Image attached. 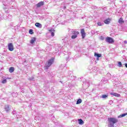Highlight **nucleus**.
I'll use <instances>...</instances> for the list:
<instances>
[{"instance_id":"obj_18","label":"nucleus","mask_w":127,"mask_h":127,"mask_svg":"<svg viewBox=\"0 0 127 127\" xmlns=\"http://www.w3.org/2000/svg\"><path fill=\"white\" fill-rule=\"evenodd\" d=\"M81 103H82V99H79L76 102V105H79V104H81Z\"/></svg>"},{"instance_id":"obj_17","label":"nucleus","mask_w":127,"mask_h":127,"mask_svg":"<svg viewBox=\"0 0 127 127\" xmlns=\"http://www.w3.org/2000/svg\"><path fill=\"white\" fill-rule=\"evenodd\" d=\"M124 22L125 21L123 19V18H120L119 20V23L122 24V23H124Z\"/></svg>"},{"instance_id":"obj_15","label":"nucleus","mask_w":127,"mask_h":127,"mask_svg":"<svg viewBox=\"0 0 127 127\" xmlns=\"http://www.w3.org/2000/svg\"><path fill=\"white\" fill-rule=\"evenodd\" d=\"M78 121L79 125H84V121L82 119H78Z\"/></svg>"},{"instance_id":"obj_24","label":"nucleus","mask_w":127,"mask_h":127,"mask_svg":"<svg viewBox=\"0 0 127 127\" xmlns=\"http://www.w3.org/2000/svg\"><path fill=\"white\" fill-rule=\"evenodd\" d=\"M97 24L99 26H102V23H101V22L97 23Z\"/></svg>"},{"instance_id":"obj_2","label":"nucleus","mask_w":127,"mask_h":127,"mask_svg":"<svg viewBox=\"0 0 127 127\" xmlns=\"http://www.w3.org/2000/svg\"><path fill=\"white\" fill-rule=\"evenodd\" d=\"M72 34H74L71 36L72 39H75L76 37H77L78 35L79 34L78 31H72Z\"/></svg>"},{"instance_id":"obj_30","label":"nucleus","mask_w":127,"mask_h":127,"mask_svg":"<svg viewBox=\"0 0 127 127\" xmlns=\"http://www.w3.org/2000/svg\"><path fill=\"white\" fill-rule=\"evenodd\" d=\"M99 58H97L96 60L98 61Z\"/></svg>"},{"instance_id":"obj_13","label":"nucleus","mask_w":127,"mask_h":127,"mask_svg":"<svg viewBox=\"0 0 127 127\" xmlns=\"http://www.w3.org/2000/svg\"><path fill=\"white\" fill-rule=\"evenodd\" d=\"M94 56L97 57V58H100L102 57V54H97V53H94Z\"/></svg>"},{"instance_id":"obj_1","label":"nucleus","mask_w":127,"mask_h":127,"mask_svg":"<svg viewBox=\"0 0 127 127\" xmlns=\"http://www.w3.org/2000/svg\"><path fill=\"white\" fill-rule=\"evenodd\" d=\"M108 127H115V124H117L119 120L115 118H108Z\"/></svg>"},{"instance_id":"obj_31","label":"nucleus","mask_w":127,"mask_h":127,"mask_svg":"<svg viewBox=\"0 0 127 127\" xmlns=\"http://www.w3.org/2000/svg\"><path fill=\"white\" fill-rule=\"evenodd\" d=\"M64 9H65L66 6H64Z\"/></svg>"},{"instance_id":"obj_26","label":"nucleus","mask_w":127,"mask_h":127,"mask_svg":"<svg viewBox=\"0 0 127 127\" xmlns=\"http://www.w3.org/2000/svg\"><path fill=\"white\" fill-rule=\"evenodd\" d=\"M124 43L125 44H127V41H125Z\"/></svg>"},{"instance_id":"obj_8","label":"nucleus","mask_w":127,"mask_h":127,"mask_svg":"<svg viewBox=\"0 0 127 127\" xmlns=\"http://www.w3.org/2000/svg\"><path fill=\"white\" fill-rule=\"evenodd\" d=\"M110 95H112V96H114L115 97H121V94L115 92L111 93Z\"/></svg>"},{"instance_id":"obj_27","label":"nucleus","mask_w":127,"mask_h":127,"mask_svg":"<svg viewBox=\"0 0 127 127\" xmlns=\"http://www.w3.org/2000/svg\"><path fill=\"white\" fill-rule=\"evenodd\" d=\"M49 31L50 32H52V31H53V30H52V29H51V30H49Z\"/></svg>"},{"instance_id":"obj_25","label":"nucleus","mask_w":127,"mask_h":127,"mask_svg":"<svg viewBox=\"0 0 127 127\" xmlns=\"http://www.w3.org/2000/svg\"><path fill=\"white\" fill-rule=\"evenodd\" d=\"M100 39H101V40H104V38L102 36H101L100 37Z\"/></svg>"},{"instance_id":"obj_6","label":"nucleus","mask_w":127,"mask_h":127,"mask_svg":"<svg viewBox=\"0 0 127 127\" xmlns=\"http://www.w3.org/2000/svg\"><path fill=\"white\" fill-rule=\"evenodd\" d=\"M54 62V59H52L51 60H49L48 62V65H47V67L49 68V67H50L52 64H53V63Z\"/></svg>"},{"instance_id":"obj_14","label":"nucleus","mask_w":127,"mask_h":127,"mask_svg":"<svg viewBox=\"0 0 127 127\" xmlns=\"http://www.w3.org/2000/svg\"><path fill=\"white\" fill-rule=\"evenodd\" d=\"M14 67H11L9 68V72L10 73H12V72H14Z\"/></svg>"},{"instance_id":"obj_16","label":"nucleus","mask_w":127,"mask_h":127,"mask_svg":"<svg viewBox=\"0 0 127 127\" xmlns=\"http://www.w3.org/2000/svg\"><path fill=\"white\" fill-rule=\"evenodd\" d=\"M126 116H127V113H125L122 115H120V116H118V118H124V117H126Z\"/></svg>"},{"instance_id":"obj_28","label":"nucleus","mask_w":127,"mask_h":127,"mask_svg":"<svg viewBox=\"0 0 127 127\" xmlns=\"http://www.w3.org/2000/svg\"><path fill=\"white\" fill-rule=\"evenodd\" d=\"M7 79L8 80H10V79H11V78H10V77H8V78H7Z\"/></svg>"},{"instance_id":"obj_21","label":"nucleus","mask_w":127,"mask_h":127,"mask_svg":"<svg viewBox=\"0 0 127 127\" xmlns=\"http://www.w3.org/2000/svg\"><path fill=\"white\" fill-rule=\"evenodd\" d=\"M29 33L30 34H33L34 32H33V30L32 29H30L29 30Z\"/></svg>"},{"instance_id":"obj_11","label":"nucleus","mask_w":127,"mask_h":127,"mask_svg":"<svg viewBox=\"0 0 127 127\" xmlns=\"http://www.w3.org/2000/svg\"><path fill=\"white\" fill-rule=\"evenodd\" d=\"M35 25L36 26V27H39V28H41V27H42V25L38 22L36 23Z\"/></svg>"},{"instance_id":"obj_12","label":"nucleus","mask_w":127,"mask_h":127,"mask_svg":"<svg viewBox=\"0 0 127 127\" xmlns=\"http://www.w3.org/2000/svg\"><path fill=\"white\" fill-rule=\"evenodd\" d=\"M5 111H6V112H9V111H10V108H9V106L8 105H6L5 106Z\"/></svg>"},{"instance_id":"obj_10","label":"nucleus","mask_w":127,"mask_h":127,"mask_svg":"<svg viewBox=\"0 0 127 127\" xmlns=\"http://www.w3.org/2000/svg\"><path fill=\"white\" fill-rule=\"evenodd\" d=\"M36 41V38L35 37H33L31 38V40H30V44H33Z\"/></svg>"},{"instance_id":"obj_23","label":"nucleus","mask_w":127,"mask_h":127,"mask_svg":"<svg viewBox=\"0 0 127 127\" xmlns=\"http://www.w3.org/2000/svg\"><path fill=\"white\" fill-rule=\"evenodd\" d=\"M2 84H5V83H6V79H3L2 81H1Z\"/></svg>"},{"instance_id":"obj_22","label":"nucleus","mask_w":127,"mask_h":127,"mask_svg":"<svg viewBox=\"0 0 127 127\" xmlns=\"http://www.w3.org/2000/svg\"><path fill=\"white\" fill-rule=\"evenodd\" d=\"M102 98H108V95H107L106 94L103 95L102 96Z\"/></svg>"},{"instance_id":"obj_29","label":"nucleus","mask_w":127,"mask_h":127,"mask_svg":"<svg viewBox=\"0 0 127 127\" xmlns=\"http://www.w3.org/2000/svg\"><path fill=\"white\" fill-rule=\"evenodd\" d=\"M125 67H126V68H127V64H125Z\"/></svg>"},{"instance_id":"obj_3","label":"nucleus","mask_w":127,"mask_h":127,"mask_svg":"<svg viewBox=\"0 0 127 127\" xmlns=\"http://www.w3.org/2000/svg\"><path fill=\"white\" fill-rule=\"evenodd\" d=\"M106 42H108V43H114L115 41H114V39L110 37H107L106 38Z\"/></svg>"},{"instance_id":"obj_20","label":"nucleus","mask_w":127,"mask_h":127,"mask_svg":"<svg viewBox=\"0 0 127 127\" xmlns=\"http://www.w3.org/2000/svg\"><path fill=\"white\" fill-rule=\"evenodd\" d=\"M53 32L51 33V36H54V35H55L54 32H55V30H53Z\"/></svg>"},{"instance_id":"obj_7","label":"nucleus","mask_w":127,"mask_h":127,"mask_svg":"<svg viewBox=\"0 0 127 127\" xmlns=\"http://www.w3.org/2000/svg\"><path fill=\"white\" fill-rule=\"evenodd\" d=\"M44 5V2L43 1H40L36 4L37 7H40V6H42V5Z\"/></svg>"},{"instance_id":"obj_5","label":"nucleus","mask_w":127,"mask_h":127,"mask_svg":"<svg viewBox=\"0 0 127 127\" xmlns=\"http://www.w3.org/2000/svg\"><path fill=\"white\" fill-rule=\"evenodd\" d=\"M8 48L9 51H13L14 48L13 47V44L12 43H9L8 44Z\"/></svg>"},{"instance_id":"obj_9","label":"nucleus","mask_w":127,"mask_h":127,"mask_svg":"<svg viewBox=\"0 0 127 127\" xmlns=\"http://www.w3.org/2000/svg\"><path fill=\"white\" fill-rule=\"evenodd\" d=\"M111 20V18H107L104 20V23H105V24H110Z\"/></svg>"},{"instance_id":"obj_4","label":"nucleus","mask_w":127,"mask_h":127,"mask_svg":"<svg viewBox=\"0 0 127 127\" xmlns=\"http://www.w3.org/2000/svg\"><path fill=\"white\" fill-rule=\"evenodd\" d=\"M80 33L81 34V37L82 39H84L85 37H86V33L85 32V29H81L80 30Z\"/></svg>"},{"instance_id":"obj_19","label":"nucleus","mask_w":127,"mask_h":127,"mask_svg":"<svg viewBox=\"0 0 127 127\" xmlns=\"http://www.w3.org/2000/svg\"><path fill=\"white\" fill-rule=\"evenodd\" d=\"M118 66H119V67H122L123 66V64H122V62H118Z\"/></svg>"}]
</instances>
